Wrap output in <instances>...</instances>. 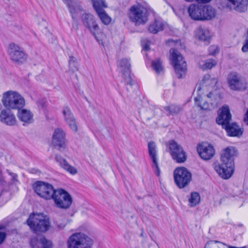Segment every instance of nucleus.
<instances>
[{
  "label": "nucleus",
  "mask_w": 248,
  "mask_h": 248,
  "mask_svg": "<svg viewBox=\"0 0 248 248\" xmlns=\"http://www.w3.org/2000/svg\"><path fill=\"white\" fill-rule=\"evenodd\" d=\"M236 154V150L233 147L226 148L221 155L222 163L215 162L213 167L218 175L223 179L231 177L233 171V157Z\"/></svg>",
  "instance_id": "nucleus-1"
},
{
  "label": "nucleus",
  "mask_w": 248,
  "mask_h": 248,
  "mask_svg": "<svg viewBox=\"0 0 248 248\" xmlns=\"http://www.w3.org/2000/svg\"><path fill=\"white\" fill-rule=\"evenodd\" d=\"M32 187L39 197L46 200L53 199L56 206L62 208V188L55 189L52 185L42 181L34 183Z\"/></svg>",
  "instance_id": "nucleus-2"
},
{
  "label": "nucleus",
  "mask_w": 248,
  "mask_h": 248,
  "mask_svg": "<svg viewBox=\"0 0 248 248\" xmlns=\"http://www.w3.org/2000/svg\"><path fill=\"white\" fill-rule=\"evenodd\" d=\"M73 18H76L82 15V20L84 25L88 29L91 33L97 39L96 35L99 31V27L90 14H82V10L80 6L75 0H66Z\"/></svg>",
  "instance_id": "nucleus-3"
},
{
  "label": "nucleus",
  "mask_w": 248,
  "mask_h": 248,
  "mask_svg": "<svg viewBox=\"0 0 248 248\" xmlns=\"http://www.w3.org/2000/svg\"><path fill=\"white\" fill-rule=\"evenodd\" d=\"M1 102L4 107L9 110H18L23 108L25 105L24 97L18 93L13 91L4 93Z\"/></svg>",
  "instance_id": "nucleus-4"
},
{
  "label": "nucleus",
  "mask_w": 248,
  "mask_h": 248,
  "mask_svg": "<svg viewBox=\"0 0 248 248\" xmlns=\"http://www.w3.org/2000/svg\"><path fill=\"white\" fill-rule=\"evenodd\" d=\"M27 223L31 230L37 233L46 232L50 226L48 217L42 213L30 215Z\"/></svg>",
  "instance_id": "nucleus-5"
},
{
  "label": "nucleus",
  "mask_w": 248,
  "mask_h": 248,
  "mask_svg": "<svg viewBox=\"0 0 248 248\" xmlns=\"http://www.w3.org/2000/svg\"><path fill=\"white\" fill-rule=\"evenodd\" d=\"M217 82V79L215 78H212L209 75H204L202 80L201 81L200 85H197L196 87L194 93L197 94V96L195 97V101L196 104L198 105L202 109H207L209 108V105L207 103H204L203 104H201V100L202 98V91L204 90L205 86H215Z\"/></svg>",
  "instance_id": "nucleus-6"
},
{
  "label": "nucleus",
  "mask_w": 248,
  "mask_h": 248,
  "mask_svg": "<svg viewBox=\"0 0 248 248\" xmlns=\"http://www.w3.org/2000/svg\"><path fill=\"white\" fill-rule=\"evenodd\" d=\"M93 240L82 232H75L70 235L67 242V248H92Z\"/></svg>",
  "instance_id": "nucleus-7"
},
{
  "label": "nucleus",
  "mask_w": 248,
  "mask_h": 248,
  "mask_svg": "<svg viewBox=\"0 0 248 248\" xmlns=\"http://www.w3.org/2000/svg\"><path fill=\"white\" fill-rule=\"evenodd\" d=\"M170 60L175 74L179 78H184L187 72V65L182 55L176 49L170 50Z\"/></svg>",
  "instance_id": "nucleus-8"
},
{
  "label": "nucleus",
  "mask_w": 248,
  "mask_h": 248,
  "mask_svg": "<svg viewBox=\"0 0 248 248\" xmlns=\"http://www.w3.org/2000/svg\"><path fill=\"white\" fill-rule=\"evenodd\" d=\"M148 16L147 8L140 3L131 6L128 12L130 20L136 25L145 24L148 20Z\"/></svg>",
  "instance_id": "nucleus-9"
},
{
  "label": "nucleus",
  "mask_w": 248,
  "mask_h": 248,
  "mask_svg": "<svg viewBox=\"0 0 248 248\" xmlns=\"http://www.w3.org/2000/svg\"><path fill=\"white\" fill-rule=\"evenodd\" d=\"M174 181L179 188H183L188 184L191 179V174L184 167H178L173 173Z\"/></svg>",
  "instance_id": "nucleus-10"
},
{
  "label": "nucleus",
  "mask_w": 248,
  "mask_h": 248,
  "mask_svg": "<svg viewBox=\"0 0 248 248\" xmlns=\"http://www.w3.org/2000/svg\"><path fill=\"white\" fill-rule=\"evenodd\" d=\"M222 8H229L239 13L247 10L248 0H219Z\"/></svg>",
  "instance_id": "nucleus-11"
},
{
  "label": "nucleus",
  "mask_w": 248,
  "mask_h": 248,
  "mask_svg": "<svg viewBox=\"0 0 248 248\" xmlns=\"http://www.w3.org/2000/svg\"><path fill=\"white\" fill-rule=\"evenodd\" d=\"M73 202L72 196L66 190L63 189V220H66L64 226L70 223L71 217L74 215L73 210L70 209Z\"/></svg>",
  "instance_id": "nucleus-12"
},
{
  "label": "nucleus",
  "mask_w": 248,
  "mask_h": 248,
  "mask_svg": "<svg viewBox=\"0 0 248 248\" xmlns=\"http://www.w3.org/2000/svg\"><path fill=\"white\" fill-rule=\"evenodd\" d=\"M230 88L233 91H244L247 87V82L236 73H232L228 77Z\"/></svg>",
  "instance_id": "nucleus-13"
},
{
  "label": "nucleus",
  "mask_w": 248,
  "mask_h": 248,
  "mask_svg": "<svg viewBox=\"0 0 248 248\" xmlns=\"http://www.w3.org/2000/svg\"><path fill=\"white\" fill-rule=\"evenodd\" d=\"M8 53L11 60L16 62H23L27 58L23 48L13 43L9 44Z\"/></svg>",
  "instance_id": "nucleus-14"
},
{
  "label": "nucleus",
  "mask_w": 248,
  "mask_h": 248,
  "mask_svg": "<svg viewBox=\"0 0 248 248\" xmlns=\"http://www.w3.org/2000/svg\"><path fill=\"white\" fill-rule=\"evenodd\" d=\"M169 152L172 157L177 163H184L186 159V152L183 148L173 140L170 141Z\"/></svg>",
  "instance_id": "nucleus-15"
},
{
  "label": "nucleus",
  "mask_w": 248,
  "mask_h": 248,
  "mask_svg": "<svg viewBox=\"0 0 248 248\" xmlns=\"http://www.w3.org/2000/svg\"><path fill=\"white\" fill-rule=\"evenodd\" d=\"M93 5L101 22L105 25L109 24L111 20L110 17L103 9L107 7L104 0H92Z\"/></svg>",
  "instance_id": "nucleus-16"
},
{
  "label": "nucleus",
  "mask_w": 248,
  "mask_h": 248,
  "mask_svg": "<svg viewBox=\"0 0 248 248\" xmlns=\"http://www.w3.org/2000/svg\"><path fill=\"white\" fill-rule=\"evenodd\" d=\"M197 150L200 157L205 160L210 159L215 155L213 147L207 143L199 144Z\"/></svg>",
  "instance_id": "nucleus-17"
},
{
  "label": "nucleus",
  "mask_w": 248,
  "mask_h": 248,
  "mask_svg": "<svg viewBox=\"0 0 248 248\" xmlns=\"http://www.w3.org/2000/svg\"><path fill=\"white\" fill-rule=\"evenodd\" d=\"M231 118L229 107L227 106H224L218 110V116L216 119V122L218 124L221 125L224 128L230 123Z\"/></svg>",
  "instance_id": "nucleus-18"
},
{
  "label": "nucleus",
  "mask_w": 248,
  "mask_h": 248,
  "mask_svg": "<svg viewBox=\"0 0 248 248\" xmlns=\"http://www.w3.org/2000/svg\"><path fill=\"white\" fill-rule=\"evenodd\" d=\"M148 148L149 156L152 161V168L155 173L159 176L160 170L158 165L156 147L155 143L153 141L149 142L148 144Z\"/></svg>",
  "instance_id": "nucleus-19"
},
{
  "label": "nucleus",
  "mask_w": 248,
  "mask_h": 248,
  "mask_svg": "<svg viewBox=\"0 0 248 248\" xmlns=\"http://www.w3.org/2000/svg\"><path fill=\"white\" fill-rule=\"evenodd\" d=\"M119 67L121 71L125 76V82L130 85H132V81L130 76L131 64L128 59H122L119 62Z\"/></svg>",
  "instance_id": "nucleus-20"
},
{
  "label": "nucleus",
  "mask_w": 248,
  "mask_h": 248,
  "mask_svg": "<svg viewBox=\"0 0 248 248\" xmlns=\"http://www.w3.org/2000/svg\"><path fill=\"white\" fill-rule=\"evenodd\" d=\"M202 98L201 100V104H203L204 103L206 102L209 105V108L206 110L210 109L212 107L217 106L219 96L216 91L210 92L207 94L202 93Z\"/></svg>",
  "instance_id": "nucleus-21"
},
{
  "label": "nucleus",
  "mask_w": 248,
  "mask_h": 248,
  "mask_svg": "<svg viewBox=\"0 0 248 248\" xmlns=\"http://www.w3.org/2000/svg\"><path fill=\"white\" fill-rule=\"evenodd\" d=\"M203 6L191 4L188 8L189 16L195 20H203Z\"/></svg>",
  "instance_id": "nucleus-22"
},
{
  "label": "nucleus",
  "mask_w": 248,
  "mask_h": 248,
  "mask_svg": "<svg viewBox=\"0 0 248 248\" xmlns=\"http://www.w3.org/2000/svg\"><path fill=\"white\" fill-rule=\"evenodd\" d=\"M63 115H64L65 121L70 129L74 133H77L78 131V127L76 120L68 107L64 108Z\"/></svg>",
  "instance_id": "nucleus-23"
},
{
  "label": "nucleus",
  "mask_w": 248,
  "mask_h": 248,
  "mask_svg": "<svg viewBox=\"0 0 248 248\" xmlns=\"http://www.w3.org/2000/svg\"><path fill=\"white\" fill-rule=\"evenodd\" d=\"M0 121L7 125L12 126L16 123L14 114L8 109H3L0 114Z\"/></svg>",
  "instance_id": "nucleus-24"
},
{
  "label": "nucleus",
  "mask_w": 248,
  "mask_h": 248,
  "mask_svg": "<svg viewBox=\"0 0 248 248\" xmlns=\"http://www.w3.org/2000/svg\"><path fill=\"white\" fill-rule=\"evenodd\" d=\"M17 117L18 119L25 124H30L33 122V114L30 110L21 108L18 110Z\"/></svg>",
  "instance_id": "nucleus-25"
},
{
  "label": "nucleus",
  "mask_w": 248,
  "mask_h": 248,
  "mask_svg": "<svg viewBox=\"0 0 248 248\" xmlns=\"http://www.w3.org/2000/svg\"><path fill=\"white\" fill-rule=\"evenodd\" d=\"M31 245L32 248H50L52 243L44 236H41L39 239L36 238H32L31 240Z\"/></svg>",
  "instance_id": "nucleus-26"
},
{
  "label": "nucleus",
  "mask_w": 248,
  "mask_h": 248,
  "mask_svg": "<svg viewBox=\"0 0 248 248\" xmlns=\"http://www.w3.org/2000/svg\"><path fill=\"white\" fill-rule=\"evenodd\" d=\"M52 144L55 149L60 150L62 147V130L60 128L55 129L52 136Z\"/></svg>",
  "instance_id": "nucleus-27"
},
{
  "label": "nucleus",
  "mask_w": 248,
  "mask_h": 248,
  "mask_svg": "<svg viewBox=\"0 0 248 248\" xmlns=\"http://www.w3.org/2000/svg\"><path fill=\"white\" fill-rule=\"evenodd\" d=\"M228 135L231 137H238L243 133V130L235 123H229L224 128Z\"/></svg>",
  "instance_id": "nucleus-28"
},
{
  "label": "nucleus",
  "mask_w": 248,
  "mask_h": 248,
  "mask_svg": "<svg viewBox=\"0 0 248 248\" xmlns=\"http://www.w3.org/2000/svg\"><path fill=\"white\" fill-rule=\"evenodd\" d=\"M204 248H247V247H236L232 246H228L225 243L218 241L210 240L207 242Z\"/></svg>",
  "instance_id": "nucleus-29"
},
{
  "label": "nucleus",
  "mask_w": 248,
  "mask_h": 248,
  "mask_svg": "<svg viewBox=\"0 0 248 248\" xmlns=\"http://www.w3.org/2000/svg\"><path fill=\"white\" fill-rule=\"evenodd\" d=\"M203 20H210L216 16L215 9L209 5L203 6Z\"/></svg>",
  "instance_id": "nucleus-30"
},
{
  "label": "nucleus",
  "mask_w": 248,
  "mask_h": 248,
  "mask_svg": "<svg viewBox=\"0 0 248 248\" xmlns=\"http://www.w3.org/2000/svg\"><path fill=\"white\" fill-rule=\"evenodd\" d=\"M196 37L200 40L206 41L210 38V33L208 30L199 28L196 31Z\"/></svg>",
  "instance_id": "nucleus-31"
},
{
  "label": "nucleus",
  "mask_w": 248,
  "mask_h": 248,
  "mask_svg": "<svg viewBox=\"0 0 248 248\" xmlns=\"http://www.w3.org/2000/svg\"><path fill=\"white\" fill-rule=\"evenodd\" d=\"M164 24L162 21L155 20L154 22L150 25L149 31L151 33L154 34L164 29Z\"/></svg>",
  "instance_id": "nucleus-32"
},
{
  "label": "nucleus",
  "mask_w": 248,
  "mask_h": 248,
  "mask_svg": "<svg viewBox=\"0 0 248 248\" xmlns=\"http://www.w3.org/2000/svg\"><path fill=\"white\" fill-rule=\"evenodd\" d=\"M163 109L168 112V114L172 115L178 114L182 109L181 107L175 104H170L164 107Z\"/></svg>",
  "instance_id": "nucleus-33"
},
{
  "label": "nucleus",
  "mask_w": 248,
  "mask_h": 248,
  "mask_svg": "<svg viewBox=\"0 0 248 248\" xmlns=\"http://www.w3.org/2000/svg\"><path fill=\"white\" fill-rule=\"evenodd\" d=\"M217 61L213 59H209L206 60L204 63L202 64L199 63V67L203 70L210 69L215 65H216Z\"/></svg>",
  "instance_id": "nucleus-34"
},
{
  "label": "nucleus",
  "mask_w": 248,
  "mask_h": 248,
  "mask_svg": "<svg viewBox=\"0 0 248 248\" xmlns=\"http://www.w3.org/2000/svg\"><path fill=\"white\" fill-rule=\"evenodd\" d=\"M69 66L70 70L73 72L77 71L78 69V64L77 60L73 56H70L68 60Z\"/></svg>",
  "instance_id": "nucleus-35"
},
{
  "label": "nucleus",
  "mask_w": 248,
  "mask_h": 248,
  "mask_svg": "<svg viewBox=\"0 0 248 248\" xmlns=\"http://www.w3.org/2000/svg\"><path fill=\"white\" fill-rule=\"evenodd\" d=\"M200 201V196L197 192H192L189 199V205L194 206L199 203Z\"/></svg>",
  "instance_id": "nucleus-36"
},
{
  "label": "nucleus",
  "mask_w": 248,
  "mask_h": 248,
  "mask_svg": "<svg viewBox=\"0 0 248 248\" xmlns=\"http://www.w3.org/2000/svg\"><path fill=\"white\" fill-rule=\"evenodd\" d=\"M63 169L73 175L78 173L77 169L69 164L65 159H63Z\"/></svg>",
  "instance_id": "nucleus-37"
},
{
  "label": "nucleus",
  "mask_w": 248,
  "mask_h": 248,
  "mask_svg": "<svg viewBox=\"0 0 248 248\" xmlns=\"http://www.w3.org/2000/svg\"><path fill=\"white\" fill-rule=\"evenodd\" d=\"M152 66L153 69L157 74H160L163 71V67L162 65V62L159 59L153 61L152 62Z\"/></svg>",
  "instance_id": "nucleus-38"
},
{
  "label": "nucleus",
  "mask_w": 248,
  "mask_h": 248,
  "mask_svg": "<svg viewBox=\"0 0 248 248\" xmlns=\"http://www.w3.org/2000/svg\"><path fill=\"white\" fill-rule=\"evenodd\" d=\"M5 226L3 225H0V230L5 229ZM6 237V234L5 232H0V244H2Z\"/></svg>",
  "instance_id": "nucleus-39"
},
{
  "label": "nucleus",
  "mask_w": 248,
  "mask_h": 248,
  "mask_svg": "<svg viewBox=\"0 0 248 248\" xmlns=\"http://www.w3.org/2000/svg\"><path fill=\"white\" fill-rule=\"evenodd\" d=\"M218 52V48L217 46H211L209 48V53L211 55H214Z\"/></svg>",
  "instance_id": "nucleus-40"
},
{
  "label": "nucleus",
  "mask_w": 248,
  "mask_h": 248,
  "mask_svg": "<svg viewBox=\"0 0 248 248\" xmlns=\"http://www.w3.org/2000/svg\"><path fill=\"white\" fill-rule=\"evenodd\" d=\"M150 45V42L148 41H146L145 42V44H142L143 48L145 50H148L149 49V46Z\"/></svg>",
  "instance_id": "nucleus-41"
},
{
  "label": "nucleus",
  "mask_w": 248,
  "mask_h": 248,
  "mask_svg": "<svg viewBox=\"0 0 248 248\" xmlns=\"http://www.w3.org/2000/svg\"><path fill=\"white\" fill-rule=\"evenodd\" d=\"M39 24H40V26L42 28H44L45 29H46L47 28V23L46 20L42 19V22L41 23L40 22Z\"/></svg>",
  "instance_id": "nucleus-42"
},
{
  "label": "nucleus",
  "mask_w": 248,
  "mask_h": 248,
  "mask_svg": "<svg viewBox=\"0 0 248 248\" xmlns=\"http://www.w3.org/2000/svg\"><path fill=\"white\" fill-rule=\"evenodd\" d=\"M7 171L8 172V173L12 176V180L13 181H15L17 180L16 178H17V176L16 174L9 172L8 170H7Z\"/></svg>",
  "instance_id": "nucleus-43"
},
{
  "label": "nucleus",
  "mask_w": 248,
  "mask_h": 248,
  "mask_svg": "<svg viewBox=\"0 0 248 248\" xmlns=\"http://www.w3.org/2000/svg\"><path fill=\"white\" fill-rule=\"evenodd\" d=\"M56 160L59 163L60 166H62V158L60 155H57L55 157Z\"/></svg>",
  "instance_id": "nucleus-44"
},
{
  "label": "nucleus",
  "mask_w": 248,
  "mask_h": 248,
  "mask_svg": "<svg viewBox=\"0 0 248 248\" xmlns=\"http://www.w3.org/2000/svg\"><path fill=\"white\" fill-rule=\"evenodd\" d=\"M194 1H196L198 3L204 4L209 2L211 0H194Z\"/></svg>",
  "instance_id": "nucleus-45"
},
{
  "label": "nucleus",
  "mask_w": 248,
  "mask_h": 248,
  "mask_svg": "<svg viewBox=\"0 0 248 248\" xmlns=\"http://www.w3.org/2000/svg\"><path fill=\"white\" fill-rule=\"evenodd\" d=\"M5 181L1 175V171L0 170V186L4 184Z\"/></svg>",
  "instance_id": "nucleus-46"
},
{
  "label": "nucleus",
  "mask_w": 248,
  "mask_h": 248,
  "mask_svg": "<svg viewBox=\"0 0 248 248\" xmlns=\"http://www.w3.org/2000/svg\"><path fill=\"white\" fill-rule=\"evenodd\" d=\"M244 121L245 123L248 125V108L244 117Z\"/></svg>",
  "instance_id": "nucleus-47"
},
{
  "label": "nucleus",
  "mask_w": 248,
  "mask_h": 248,
  "mask_svg": "<svg viewBox=\"0 0 248 248\" xmlns=\"http://www.w3.org/2000/svg\"><path fill=\"white\" fill-rule=\"evenodd\" d=\"M185 0L186 1H187V2H193L194 1V0Z\"/></svg>",
  "instance_id": "nucleus-48"
},
{
  "label": "nucleus",
  "mask_w": 248,
  "mask_h": 248,
  "mask_svg": "<svg viewBox=\"0 0 248 248\" xmlns=\"http://www.w3.org/2000/svg\"><path fill=\"white\" fill-rule=\"evenodd\" d=\"M37 172H39L38 170H32V173H37Z\"/></svg>",
  "instance_id": "nucleus-49"
},
{
  "label": "nucleus",
  "mask_w": 248,
  "mask_h": 248,
  "mask_svg": "<svg viewBox=\"0 0 248 248\" xmlns=\"http://www.w3.org/2000/svg\"><path fill=\"white\" fill-rule=\"evenodd\" d=\"M176 43L177 44H180V41H177L176 42Z\"/></svg>",
  "instance_id": "nucleus-50"
},
{
  "label": "nucleus",
  "mask_w": 248,
  "mask_h": 248,
  "mask_svg": "<svg viewBox=\"0 0 248 248\" xmlns=\"http://www.w3.org/2000/svg\"><path fill=\"white\" fill-rule=\"evenodd\" d=\"M2 191L0 192V197L1 196V195L2 194Z\"/></svg>",
  "instance_id": "nucleus-51"
}]
</instances>
